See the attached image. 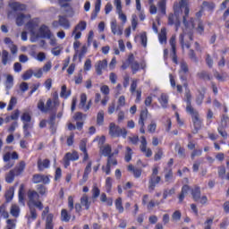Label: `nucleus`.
I'll return each mask as SVG.
<instances>
[{
	"instance_id": "1",
	"label": "nucleus",
	"mask_w": 229,
	"mask_h": 229,
	"mask_svg": "<svg viewBox=\"0 0 229 229\" xmlns=\"http://www.w3.org/2000/svg\"><path fill=\"white\" fill-rule=\"evenodd\" d=\"M182 8H184V15H182V23L186 29L194 30V18L190 17L191 8L189 7L187 0H180L179 3H174V14L168 16V24L175 25L176 30L180 26L179 16L182 13Z\"/></svg>"
},
{
	"instance_id": "2",
	"label": "nucleus",
	"mask_w": 229,
	"mask_h": 229,
	"mask_svg": "<svg viewBox=\"0 0 229 229\" xmlns=\"http://www.w3.org/2000/svg\"><path fill=\"white\" fill-rule=\"evenodd\" d=\"M193 41V29H182V33L179 35V43L182 51L185 48L189 49L191 47V42Z\"/></svg>"
},
{
	"instance_id": "3",
	"label": "nucleus",
	"mask_w": 229,
	"mask_h": 229,
	"mask_svg": "<svg viewBox=\"0 0 229 229\" xmlns=\"http://www.w3.org/2000/svg\"><path fill=\"white\" fill-rule=\"evenodd\" d=\"M27 199H29V202H27V206H32L36 208L42 210L44 208V205L41 201H39L40 196L35 190H30L27 191Z\"/></svg>"
},
{
	"instance_id": "4",
	"label": "nucleus",
	"mask_w": 229,
	"mask_h": 229,
	"mask_svg": "<svg viewBox=\"0 0 229 229\" xmlns=\"http://www.w3.org/2000/svg\"><path fill=\"white\" fill-rule=\"evenodd\" d=\"M109 134L111 137H123L125 139L127 137V131L126 129H121L114 123H110Z\"/></svg>"
},
{
	"instance_id": "5",
	"label": "nucleus",
	"mask_w": 229,
	"mask_h": 229,
	"mask_svg": "<svg viewBox=\"0 0 229 229\" xmlns=\"http://www.w3.org/2000/svg\"><path fill=\"white\" fill-rule=\"evenodd\" d=\"M188 114H191L192 123H193V128H195L196 132L202 128V120L199 118V114L198 111L195 109L191 111H186Z\"/></svg>"
},
{
	"instance_id": "6",
	"label": "nucleus",
	"mask_w": 229,
	"mask_h": 229,
	"mask_svg": "<svg viewBox=\"0 0 229 229\" xmlns=\"http://www.w3.org/2000/svg\"><path fill=\"white\" fill-rule=\"evenodd\" d=\"M53 37V34L47 25H41L38 31L34 36L35 38H51Z\"/></svg>"
},
{
	"instance_id": "7",
	"label": "nucleus",
	"mask_w": 229,
	"mask_h": 229,
	"mask_svg": "<svg viewBox=\"0 0 229 229\" xmlns=\"http://www.w3.org/2000/svg\"><path fill=\"white\" fill-rule=\"evenodd\" d=\"M79 158L80 157L76 150L66 153L63 158L64 168H68L71 161L75 162V161H78Z\"/></svg>"
},
{
	"instance_id": "8",
	"label": "nucleus",
	"mask_w": 229,
	"mask_h": 229,
	"mask_svg": "<svg viewBox=\"0 0 229 229\" xmlns=\"http://www.w3.org/2000/svg\"><path fill=\"white\" fill-rule=\"evenodd\" d=\"M128 64L131 66L132 74H136L140 71V69H144V65L142 64H140L138 61H135L133 54L129 55Z\"/></svg>"
},
{
	"instance_id": "9",
	"label": "nucleus",
	"mask_w": 229,
	"mask_h": 229,
	"mask_svg": "<svg viewBox=\"0 0 229 229\" xmlns=\"http://www.w3.org/2000/svg\"><path fill=\"white\" fill-rule=\"evenodd\" d=\"M147 146H148V141L146 140V137L145 136L140 137V149L145 155V157H150L153 155V151L152 149L148 148Z\"/></svg>"
},
{
	"instance_id": "10",
	"label": "nucleus",
	"mask_w": 229,
	"mask_h": 229,
	"mask_svg": "<svg viewBox=\"0 0 229 229\" xmlns=\"http://www.w3.org/2000/svg\"><path fill=\"white\" fill-rule=\"evenodd\" d=\"M38 25L39 20H31L30 21L27 22L26 29L29 30L32 38L37 36V30L38 28Z\"/></svg>"
},
{
	"instance_id": "11",
	"label": "nucleus",
	"mask_w": 229,
	"mask_h": 229,
	"mask_svg": "<svg viewBox=\"0 0 229 229\" xmlns=\"http://www.w3.org/2000/svg\"><path fill=\"white\" fill-rule=\"evenodd\" d=\"M86 103H87V95L85 93H82L81 95L79 108L81 110H83L84 112L89 111L93 105L92 100H89L87 106H86Z\"/></svg>"
},
{
	"instance_id": "12",
	"label": "nucleus",
	"mask_w": 229,
	"mask_h": 229,
	"mask_svg": "<svg viewBox=\"0 0 229 229\" xmlns=\"http://www.w3.org/2000/svg\"><path fill=\"white\" fill-rule=\"evenodd\" d=\"M28 207L30 208V211H27L25 217L27 219V222L30 224L31 222L37 219L38 213H37L36 206H28Z\"/></svg>"
},
{
	"instance_id": "13",
	"label": "nucleus",
	"mask_w": 229,
	"mask_h": 229,
	"mask_svg": "<svg viewBox=\"0 0 229 229\" xmlns=\"http://www.w3.org/2000/svg\"><path fill=\"white\" fill-rule=\"evenodd\" d=\"M110 25L114 35L122 36L123 34V28L117 24L116 20H113Z\"/></svg>"
},
{
	"instance_id": "14",
	"label": "nucleus",
	"mask_w": 229,
	"mask_h": 229,
	"mask_svg": "<svg viewBox=\"0 0 229 229\" xmlns=\"http://www.w3.org/2000/svg\"><path fill=\"white\" fill-rule=\"evenodd\" d=\"M108 63L106 59H104L103 61H98L97 64H95V71H97V74L102 75Z\"/></svg>"
},
{
	"instance_id": "15",
	"label": "nucleus",
	"mask_w": 229,
	"mask_h": 229,
	"mask_svg": "<svg viewBox=\"0 0 229 229\" xmlns=\"http://www.w3.org/2000/svg\"><path fill=\"white\" fill-rule=\"evenodd\" d=\"M9 6L13 12H25L27 10V5L19 2H12Z\"/></svg>"
},
{
	"instance_id": "16",
	"label": "nucleus",
	"mask_w": 229,
	"mask_h": 229,
	"mask_svg": "<svg viewBox=\"0 0 229 229\" xmlns=\"http://www.w3.org/2000/svg\"><path fill=\"white\" fill-rule=\"evenodd\" d=\"M161 181L160 176L158 175H150L149 181H148V190L150 192H152L153 191H155L157 184L159 183V182Z\"/></svg>"
},
{
	"instance_id": "17",
	"label": "nucleus",
	"mask_w": 229,
	"mask_h": 229,
	"mask_svg": "<svg viewBox=\"0 0 229 229\" xmlns=\"http://www.w3.org/2000/svg\"><path fill=\"white\" fill-rule=\"evenodd\" d=\"M38 167L39 172H44L46 169L50 167V160L46 158L44 160L39 159L38 161Z\"/></svg>"
},
{
	"instance_id": "18",
	"label": "nucleus",
	"mask_w": 229,
	"mask_h": 229,
	"mask_svg": "<svg viewBox=\"0 0 229 229\" xmlns=\"http://www.w3.org/2000/svg\"><path fill=\"white\" fill-rule=\"evenodd\" d=\"M180 68H181V71H180V80L182 81H186L187 78L182 75V73L186 74L188 72V71H189V68H188V65H187L186 62L182 61L181 64H180Z\"/></svg>"
},
{
	"instance_id": "19",
	"label": "nucleus",
	"mask_w": 229,
	"mask_h": 229,
	"mask_svg": "<svg viewBox=\"0 0 229 229\" xmlns=\"http://www.w3.org/2000/svg\"><path fill=\"white\" fill-rule=\"evenodd\" d=\"M189 191H191V187L188 184L182 185L181 193L178 195V199L180 204L183 202L185 196Z\"/></svg>"
},
{
	"instance_id": "20",
	"label": "nucleus",
	"mask_w": 229,
	"mask_h": 229,
	"mask_svg": "<svg viewBox=\"0 0 229 229\" xmlns=\"http://www.w3.org/2000/svg\"><path fill=\"white\" fill-rule=\"evenodd\" d=\"M112 146H110L109 144H106L100 148V153L104 157H109L110 156H114V154H112Z\"/></svg>"
},
{
	"instance_id": "21",
	"label": "nucleus",
	"mask_w": 229,
	"mask_h": 229,
	"mask_svg": "<svg viewBox=\"0 0 229 229\" xmlns=\"http://www.w3.org/2000/svg\"><path fill=\"white\" fill-rule=\"evenodd\" d=\"M25 168H26V163L24 161H21L20 164H18V165L15 166L11 171L15 173V175L18 176L21 173H24Z\"/></svg>"
},
{
	"instance_id": "22",
	"label": "nucleus",
	"mask_w": 229,
	"mask_h": 229,
	"mask_svg": "<svg viewBox=\"0 0 229 229\" xmlns=\"http://www.w3.org/2000/svg\"><path fill=\"white\" fill-rule=\"evenodd\" d=\"M25 20H30V15H25L23 13H20L16 16V25L21 27L24 25Z\"/></svg>"
},
{
	"instance_id": "23",
	"label": "nucleus",
	"mask_w": 229,
	"mask_h": 229,
	"mask_svg": "<svg viewBox=\"0 0 229 229\" xmlns=\"http://www.w3.org/2000/svg\"><path fill=\"white\" fill-rule=\"evenodd\" d=\"M185 98H186L185 101L187 103L186 112L194 110V108L191 106L192 96H191V90L189 89L186 90Z\"/></svg>"
},
{
	"instance_id": "24",
	"label": "nucleus",
	"mask_w": 229,
	"mask_h": 229,
	"mask_svg": "<svg viewBox=\"0 0 229 229\" xmlns=\"http://www.w3.org/2000/svg\"><path fill=\"white\" fill-rule=\"evenodd\" d=\"M100 8H101V0H97V2H95L94 11L91 13V21H95L97 19L98 14L100 12Z\"/></svg>"
},
{
	"instance_id": "25",
	"label": "nucleus",
	"mask_w": 229,
	"mask_h": 229,
	"mask_svg": "<svg viewBox=\"0 0 229 229\" xmlns=\"http://www.w3.org/2000/svg\"><path fill=\"white\" fill-rule=\"evenodd\" d=\"M36 191L38 193L40 197H47L48 194V189L44 184H38V187H36Z\"/></svg>"
},
{
	"instance_id": "26",
	"label": "nucleus",
	"mask_w": 229,
	"mask_h": 229,
	"mask_svg": "<svg viewBox=\"0 0 229 229\" xmlns=\"http://www.w3.org/2000/svg\"><path fill=\"white\" fill-rule=\"evenodd\" d=\"M128 171L132 173L134 178L136 179H139L142 175V169L135 168L131 165L128 166Z\"/></svg>"
},
{
	"instance_id": "27",
	"label": "nucleus",
	"mask_w": 229,
	"mask_h": 229,
	"mask_svg": "<svg viewBox=\"0 0 229 229\" xmlns=\"http://www.w3.org/2000/svg\"><path fill=\"white\" fill-rule=\"evenodd\" d=\"M46 106H47V112L51 111V112L56 113L59 107V106H55V101H52L51 98L47 100Z\"/></svg>"
},
{
	"instance_id": "28",
	"label": "nucleus",
	"mask_w": 229,
	"mask_h": 229,
	"mask_svg": "<svg viewBox=\"0 0 229 229\" xmlns=\"http://www.w3.org/2000/svg\"><path fill=\"white\" fill-rule=\"evenodd\" d=\"M60 27L64 30H69L71 28L70 21L66 16H59Z\"/></svg>"
},
{
	"instance_id": "29",
	"label": "nucleus",
	"mask_w": 229,
	"mask_h": 229,
	"mask_svg": "<svg viewBox=\"0 0 229 229\" xmlns=\"http://www.w3.org/2000/svg\"><path fill=\"white\" fill-rule=\"evenodd\" d=\"M191 196L193 200L199 201V199H201V190L199 189V186H196L191 190Z\"/></svg>"
},
{
	"instance_id": "30",
	"label": "nucleus",
	"mask_w": 229,
	"mask_h": 229,
	"mask_svg": "<svg viewBox=\"0 0 229 229\" xmlns=\"http://www.w3.org/2000/svg\"><path fill=\"white\" fill-rule=\"evenodd\" d=\"M81 205L88 210L91 205V202L89 200V196L87 194H83L82 197L81 198Z\"/></svg>"
},
{
	"instance_id": "31",
	"label": "nucleus",
	"mask_w": 229,
	"mask_h": 229,
	"mask_svg": "<svg viewBox=\"0 0 229 229\" xmlns=\"http://www.w3.org/2000/svg\"><path fill=\"white\" fill-rule=\"evenodd\" d=\"M24 184H21L20 186V190L18 191V201H20V203L22 206H25V199H24Z\"/></svg>"
},
{
	"instance_id": "32",
	"label": "nucleus",
	"mask_w": 229,
	"mask_h": 229,
	"mask_svg": "<svg viewBox=\"0 0 229 229\" xmlns=\"http://www.w3.org/2000/svg\"><path fill=\"white\" fill-rule=\"evenodd\" d=\"M158 102L161 105L162 108H167L168 96L166 94H161V96L158 98Z\"/></svg>"
},
{
	"instance_id": "33",
	"label": "nucleus",
	"mask_w": 229,
	"mask_h": 229,
	"mask_svg": "<svg viewBox=\"0 0 229 229\" xmlns=\"http://www.w3.org/2000/svg\"><path fill=\"white\" fill-rule=\"evenodd\" d=\"M87 29V22L84 21H81L79 22L77 26L74 27V30L72 33V35H74L77 31H84Z\"/></svg>"
},
{
	"instance_id": "34",
	"label": "nucleus",
	"mask_w": 229,
	"mask_h": 229,
	"mask_svg": "<svg viewBox=\"0 0 229 229\" xmlns=\"http://www.w3.org/2000/svg\"><path fill=\"white\" fill-rule=\"evenodd\" d=\"M100 201L102 203L107 204V206L112 207L114 205V200L112 198H107L106 193H101Z\"/></svg>"
},
{
	"instance_id": "35",
	"label": "nucleus",
	"mask_w": 229,
	"mask_h": 229,
	"mask_svg": "<svg viewBox=\"0 0 229 229\" xmlns=\"http://www.w3.org/2000/svg\"><path fill=\"white\" fill-rule=\"evenodd\" d=\"M112 188H113V178L112 177L106 178V182H105L106 192L110 193L112 191Z\"/></svg>"
},
{
	"instance_id": "36",
	"label": "nucleus",
	"mask_w": 229,
	"mask_h": 229,
	"mask_svg": "<svg viewBox=\"0 0 229 229\" xmlns=\"http://www.w3.org/2000/svg\"><path fill=\"white\" fill-rule=\"evenodd\" d=\"M71 96V90H67L66 85L62 86L60 97L61 98L67 99Z\"/></svg>"
},
{
	"instance_id": "37",
	"label": "nucleus",
	"mask_w": 229,
	"mask_h": 229,
	"mask_svg": "<svg viewBox=\"0 0 229 229\" xmlns=\"http://www.w3.org/2000/svg\"><path fill=\"white\" fill-rule=\"evenodd\" d=\"M114 207L116 208V209L119 211L120 214H123L124 212L122 198H118L116 201H114Z\"/></svg>"
},
{
	"instance_id": "38",
	"label": "nucleus",
	"mask_w": 229,
	"mask_h": 229,
	"mask_svg": "<svg viewBox=\"0 0 229 229\" xmlns=\"http://www.w3.org/2000/svg\"><path fill=\"white\" fill-rule=\"evenodd\" d=\"M158 9L163 15L166 14V0H159L157 4Z\"/></svg>"
},
{
	"instance_id": "39",
	"label": "nucleus",
	"mask_w": 229,
	"mask_h": 229,
	"mask_svg": "<svg viewBox=\"0 0 229 229\" xmlns=\"http://www.w3.org/2000/svg\"><path fill=\"white\" fill-rule=\"evenodd\" d=\"M175 188L165 189V191H163V199H166L168 197L173 196L174 194H175Z\"/></svg>"
},
{
	"instance_id": "40",
	"label": "nucleus",
	"mask_w": 229,
	"mask_h": 229,
	"mask_svg": "<svg viewBox=\"0 0 229 229\" xmlns=\"http://www.w3.org/2000/svg\"><path fill=\"white\" fill-rule=\"evenodd\" d=\"M20 208L18 205L16 204H13L12 207H11V215L13 216V217H19L20 216Z\"/></svg>"
},
{
	"instance_id": "41",
	"label": "nucleus",
	"mask_w": 229,
	"mask_h": 229,
	"mask_svg": "<svg viewBox=\"0 0 229 229\" xmlns=\"http://www.w3.org/2000/svg\"><path fill=\"white\" fill-rule=\"evenodd\" d=\"M158 39L160 44L166 43V29L165 28L161 29V32L158 35Z\"/></svg>"
},
{
	"instance_id": "42",
	"label": "nucleus",
	"mask_w": 229,
	"mask_h": 229,
	"mask_svg": "<svg viewBox=\"0 0 229 229\" xmlns=\"http://www.w3.org/2000/svg\"><path fill=\"white\" fill-rule=\"evenodd\" d=\"M125 149L127 151L125 152L124 161L129 163L132 159L133 151H132V148H131L129 147H127Z\"/></svg>"
},
{
	"instance_id": "43",
	"label": "nucleus",
	"mask_w": 229,
	"mask_h": 229,
	"mask_svg": "<svg viewBox=\"0 0 229 229\" xmlns=\"http://www.w3.org/2000/svg\"><path fill=\"white\" fill-rule=\"evenodd\" d=\"M104 121H105V113L103 110H101L98 113V117H97L98 125H99V126L103 125Z\"/></svg>"
},
{
	"instance_id": "44",
	"label": "nucleus",
	"mask_w": 229,
	"mask_h": 229,
	"mask_svg": "<svg viewBox=\"0 0 229 229\" xmlns=\"http://www.w3.org/2000/svg\"><path fill=\"white\" fill-rule=\"evenodd\" d=\"M16 174L13 171H10L9 174L5 175V182L7 183H12L15 180Z\"/></svg>"
},
{
	"instance_id": "45",
	"label": "nucleus",
	"mask_w": 229,
	"mask_h": 229,
	"mask_svg": "<svg viewBox=\"0 0 229 229\" xmlns=\"http://www.w3.org/2000/svg\"><path fill=\"white\" fill-rule=\"evenodd\" d=\"M197 76L199 79H201V80L211 81L210 75H208V72L206 71H201L198 72Z\"/></svg>"
},
{
	"instance_id": "46",
	"label": "nucleus",
	"mask_w": 229,
	"mask_h": 229,
	"mask_svg": "<svg viewBox=\"0 0 229 229\" xmlns=\"http://www.w3.org/2000/svg\"><path fill=\"white\" fill-rule=\"evenodd\" d=\"M64 12L66 13H68V17L72 18V16H74L75 12L74 10L69 5V4H64Z\"/></svg>"
},
{
	"instance_id": "47",
	"label": "nucleus",
	"mask_w": 229,
	"mask_h": 229,
	"mask_svg": "<svg viewBox=\"0 0 229 229\" xmlns=\"http://www.w3.org/2000/svg\"><path fill=\"white\" fill-rule=\"evenodd\" d=\"M61 217H62V221L65 223L69 222L71 219V216L68 214V211L66 209H63L61 211Z\"/></svg>"
},
{
	"instance_id": "48",
	"label": "nucleus",
	"mask_w": 229,
	"mask_h": 229,
	"mask_svg": "<svg viewBox=\"0 0 229 229\" xmlns=\"http://www.w3.org/2000/svg\"><path fill=\"white\" fill-rule=\"evenodd\" d=\"M53 215L49 214L46 218V229H53Z\"/></svg>"
},
{
	"instance_id": "49",
	"label": "nucleus",
	"mask_w": 229,
	"mask_h": 229,
	"mask_svg": "<svg viewBox=\"0 0 229 229\" xmlns=\"http://www.w3.org/2000/svg\"><path fill=\"white\" fill-rule=\"evenodd\" d=\"M91 192L93 199H97L100 195V190L98 188L97 185H93Z\"/></svg>"
},
{
	"instance_id": "50",
	"label": "nucleus",
	"mask_w": 229,
	"mask_h": 229,
	"mask_svg": "<svg viewBox=\"0 0 229 229\" xmlns=\"http://www.w3.org/2000/svg\"><path fill=\"white\" fill-rule=\"evenodd\" d=\"M92 172V162H89L88 165L85 166L83 179L87 178L89 173Z\"/></svg>"
},
{
	"instance_id": "51",
	"label": "nucleus",
	"mask_w": 229,
	"mask_h": 229,
	"mask_svg": "<svg viewBox=\"0 0 229 229\" xmlns=\"http://www.w3.org/2000/svg\"><path fill=\"white\" fill-rule=\"evenodd\" d=\"M5 229H16V220L7 219Z\"/></svg>"
},
{
	"instance_id": "52",
	"label": "nucleus",
	"mask_w": 229,
	"mask_h": 229,
	"mask_svg": "<svg viewBox=\"0 0 229 229\" xmlns=\"http://www.w3.org/2000/svg\"><path fill=\"white\" fill-rule=\"evenodd\" d=\"M216 5L213 2H207L205 1L202 3V8H207L208 11H213Z\"/></svg>"
},
{
	"instance_id": "53",
	"label": "nucleus",
	"mask_w": 229,
	"mask_h": 229,
	"mask_svg": "<svg viewBox=\"0 0 229 229\" xmlns=\"http://www.w3.org/2000/svg\"><path fill=\"white\" fill-rule=\"evenodd\" d=\"M9 62V52L4 50L2 53V63L4 65H7Z\"/></svg>"
},
{
	"instance_id": "54",
	"label": "nucleus",
	"mask_w": 229,
	"mask_h": 229,
	"mask_svg": "<svg viewBox=\"0 0 229 229\" xmlns=\"http://www.w3.org/2000/svg\"><path fill=\"white\" fill-rule=\"evenodd\" d=\"M33 75V71L32 70H27L24 72L22 74L21 78L23 81H29Z\"/></svg>"
},
{
	"instance_id": "55",
	"label": "nucleus",
	"mask_w": 229,
	"mask_h": 229,
	"mask_svg": "<svg viewBox=\"0 0 229 229\" xmlns=\"http://www.w3.org/2000/svg\"><path fill=\"white\" fill-rule=\"evenodd\" d=\"M13 84V77L12 75H7L6 76V81H5V87L6 89H11Z\"/></svg>"
},
{
	"instance_id": "56",
	"label": "nucleus",
	"mask_w": 229,
	"mask_h": 229,
	"mask_svg": "<svg viewBox=\"0 0 229 229\" xmlns=\"http://www.w3.org/2000/svg\"><path fill=\"white\" fill-rule=\"evenodd\" d=\"M140 42L143 47H147L148 44V37L146 32H143L140 35Z\"/></svg>"
},
{
	"instance_id": "57",
	"label": "nucleus",
	"mask_w": 229,
	"mask_h": 229,
	"mask_svg": "<svg viewBox=\"0 0 229 229\" xmlns=\"http://www.w3.org/2000/svg\"><path fill=\"white\" fill-rule=\"evenodd\" d=\"M118 162L117 159L115 157H114L113 155L107 157V164L108 165L112 166V165H117Z\"/></svg>"
},
{
	"instance_id": "58",
	"label": "nucleus",
	"mask_w": 229,
	"mask_h": 229,
	"mask_svg": "<svg viewBox=\"0 0 229 229\" xmlns=\"http://www.w3.org/2000/svg\"><path fill=\"white\" fill-rule=\"evenodd\" d=\"M165 182L171 183L174 179V173L172 169H169L168 173L165 175Z\"/></svg>"
},
{
	"instance_id": "59",
	"label": "nucleus",
	"mask_w": 229,
	"mask_h": 229,
	"mask_svg": "<svg viewBox=\"0 0 229 229\" xmlns=\"http://www.w3.org/2000/svg\"><path fill=\"white\" fill-rule=\"evenodd\" d=\"M170 46L172 48V53H175L176 51V37L175 36H172L170 39Z\"/></svg>"
},
{
	"instance_id": "60",
	"label": "nucleus",
	"mask_w": 229,
	"mask_h": 229,
	"mask_svg": "<svg viewBox=\"0 0 229 229\" xmlns=\"http://www.w3.org/2000/svg\"><path fill=\"white\" fill-rule=\"evenodd\" d=\"M125 106V97L124 96H121L118 98V106L116 107V110H119L121 107Z\"/></svg>"
},
{
	"instance_id": "61",
	"label": "nucleus",
	"mask_w": 229,
	"mask_h": 229,
	"mask_svg": "<svg viewBox=\"0 0 229 229\" xmlns=\"http://www.w3.org/2000/svg\"><path fill=\"white\" fill-rule=\"evenodd\" d=\"M38 108L42 112V113H47V106H45V102L40 100L38 104Z\"/></svg>"
},
{
	"instance_id": "62",
	"label": "nucleus",
	"mask_w": 229,
	"mask_h": 229,
	"mask_svg": "<svg viewBox=\"0 0 229 229\" xmlns=\"http://www.w3.org/2000/svg\"><path fill=\"white\" fill-rule=\"evenodd\" d=\"M43 176L44 175L42 174H34L32 177V182L36 184L41 182Z\"/></svg>"
},
{
	"instance_id": "63",
	"label": "nucleus",
	"mask_w": 229,
	"mask_h": 229,
	"mask_svg": "<svg viewBox=\"0 0 229 229\" xmlns=\"http://www.w3.org/2000/svg\"><path fill=\"white\" fill-rule=\"evenodd\" d=\"M13 191L11 189L6 191L5 193V199L7 202H10L13 199Z\"/></svg>"
},
{
	"instance_id": "64",
	"label": "nucleus",
	"mask_w": 229,
	"mask_h": 229,
	"mask_svg": "<svg viewBox=\"0 0 229 229\" xmlns=\"http://www.w3.org/2000/svg\"><path fill=\"white\" fill-rule=\"evenodd\" d=\"M100 91L102 92V94H104L106 97H107L110 93V89L108 86L104 85L100 88Z\"/></svg>"
}]
</instances>
